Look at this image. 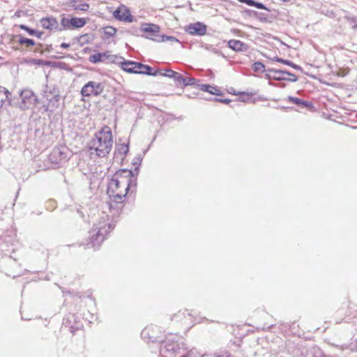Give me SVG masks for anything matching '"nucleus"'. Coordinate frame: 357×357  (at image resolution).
I'll return each mask as SVG.
<instances>
[{"mask_svg":"<svg viewBox=\"0 0 357 357\" xmlns=\"http://www.w3.org/2000/svg\"><path fill=\"white\" fill-rule=\"evenodd\" d=\"M134 181L132 171L121 169L117 171L108 183V206L110 210L119 208L126 200L128 192Z\"/></svg>","mask_w":357,"mask_h":357,"instance_id":"f257e3e1","label":"nucleus"},{"mask_svg":"<svg viewBox=\"0 0 357 357\" xmlns=\"http://www.w3.org/2000/svg\"><path fill=\"white\" fill-rule=\"evenodd\" d=\"M113 145V137L111 128L103 126L91 140L90 149L99 157L106 156L111 151Z\"/></svg>","mask_w":357,"mask_h":357,"instance_id":"f03ea898","label":"nucleus"},{"mask_svg":"<svg viewBox=\"0 0 357 357\" xmlns=\"http://www.w3.org/2000/svg\"><path fill=\"white\" fill-rule=\"evenodd\" d=\"M105 86L103 83L89 81L86 82L81 89L80 93L82 100H85V98L98 97L104 91Z\"/></svg>","mask_w":357,"mask_h":357,"instance_id":"7ed1b4c3","label":"nucleus"},{"mask_svg":"<svg viewBox=\"0 0 357 357\" xmlns=\"http://www.w3.org/2000/svg\"><path fill=\"white\" fill-rule=\"evenodd\" d=\"M87 22V19L84 17H67L62 15L61 18V24L65 30H73L75 29H80L85 26Z\"/></svg>","mask_w":357,"mask_h":357,"instance_id":"20e7f679","label":"nucleus"},{"mask_svg":"<svg viewBox=\"0 0 357 357\" xmlns=\"http://www.w3.org/2000/svg\"><path fill=\"white\" fill-rule=\"evenodd\" d=\"M171 320L181 323L182 325L186 326H190L197 323L195 316L191 312H189L188 310L178 311L177 313L172 315Z\"/></svg>","mask_w":357,"mask_h":357,"instance_id":"39448f33","label":"nucleus"},{"mask_svg":"<svg viewBox=\"0 0 357 357\" xmlns=\"http://www.w3.org/2000/svg\"><path fill=\"white\" fill-rule=\"evenodd\" d=\"M113 17L118 21L131 22L133 20L130 9L125 5H120L114 12Z\"/></svg>","mask_w":357,"mask_h":357,"instance_id":"423d86ee","label":"nucleus"},{"mask_svg":"<svg viewBox=\"0 0 357 357\" xmlns=\"http://www.w3.org/2000/svg\"><path fill=\"white\" fill-rule=\"evenodd\" d=\"M89 60L93 63L103 62L106 60H109L112 63H116L118 60H123V59L117 55L110 54L109 52H105L93 54L89 56Z\"/></svg>","mask_w":357,"mask_h":357,"instance_id":"0eeeda50","label":"nucleus"},{"mask_svg":"<svg viewBox=\"0 0 357 357\" xmlns=\"http://www.w3.org/2000/svg\"><path fill=\"white\" fill-rule=\"evenodd\" d=\"M20 96L22 98V105L24 109L31 108L37 103L36 96L29 89L23 90L20 93Z\"/></svg>","mask_w":357,"mask_h":357,"instance_id":"6e6552de","label":"nucleus"},{"mask_svg":"<svg viewBox=\"0 0 357 357\" xmlns=\"http://www.w3.org/2000/svg\"><path fill=\"white\" fill-rule=\"evenodd\" d=\"M268 73L270 76H271L274 79L276 80L291 79L293 81H296L295 75L288 73L287 71L270 69L268 70Z\"/></svg>","mask_w":357,"mask_h":357,"instance_id":"1a4fd4ad","label":"nucleus"},{"mask_svg":"<svg viewBox=\"0 0 357 357\" xmlns=\"http://www.w3.org/2000/svg\"><path fill=\"white\" fill-rule=\"evenodd\" d=\"M41 26L50 31H56L59 29V22L56 17L50 16L43 17L40 20Z\"/></svg>","mask_w":357,"mask_h":357,"instance_id":"9d476101","label":"nucleus"},{"mask_svg":"<svg viewBox=\"0 0 357 357\" xmlns=\"http://www.w3.org/2000/svg\"><path fill=\"white\" fill-rule=\"evenodd\" d=\"M186 31L192 35L204 36L206 32V26L201 22L192 23L187 26Z\"/></svg>","mask_w":357,"mask_h":357,"instance_id":"9b49d317","label":"nucleus"},{"mask_svg":"<svg viewBox=\"0 0 357 357\" xmlns=\"http://www.w3.org/2000/svg\"><path fill=\"white\" fill-rule=\"evenodd\" d=\"M116 63L120 65V67L124 71L129 73L137 74L139 65L138 62L118 60Z\"/></svg>","mask_w":357,"mask_h":357,"instance_id":"f8f14e48","label":"nucleus"},{"mask_svg":"<svg viewBox=\"0 0 357 357\" xmlns=\"http://www.w3.org/2000/svg\"><path fill=\"white\" fill-rule=\"evenodd\" d=\"M109 227L106 224L99 228H93L91 231V239H93L94 237L96 236L97 238H100L99 241H103L109 232Z\"/></svg>","mask_w":357,"mask_h":357,"instance_id":"ddd939ff","label":"nucleus"},{"mask_svg":"<svg viewBox=\"0 0 357 357\" xmlns=\"http://www.w3.org/2000/svg\"><path fill=\"white\" fill-rule=\"evenodd\" d=\"M6 103L11 105V93L6 88L0 86V108Z\"/></svg>","mask_w":357,"mask_h":357,"instance_id":"4468645a","label":"nucleus"},{"mask_svg":"<svg viewBox=\"0 0 357 357\" xmlns=\"http://www.w3.org/2000/svg\"><path fill=\"white\" fill-rule=\"evenodd\" d=\"M201 90L205 92H208L212 95H215L218 96H221L223 95L222 91L215 86H211L209 84H202L200 87Z\"/></svg>","mask_w":357,"mask_h":357,"instance_id":"2eb2a0df","label":"nucleus"},{"mask_svg":"<svg viewBox=\"0 0 357 357\" xmlns=\"http://www.w3.org/2000/svg\"><path fill=\"white\" fill-rule=\"evenodd\" d=\"M159 26L153 24H144L142 26V31L149 33V36H154L159 32Z\"/></svg>","mask_w":357,"mask_h":357,"instance_id":"dca6fc26","label":"nucleus"},{"mask_svg":"<svg viewBox=\"0 0 357 357\" xmlns=\"http://www.w3.org/2000/svg\"><path fill=\"white\" fill-rule=\"evenodd\" d=\"M137 74H144L153 76L157 75V73H154L152 68H151L149 66L144 65L141 63H139Z\"/></svg>","mask_w":357,"mask_h":357,"instance_id":"f3484780","label":"nucleus"},{"mask_svg":"<svg viewBox=\"0 0 357 357\" xmlns=\"http://www.w3.org/2000/svg\"><path fill=\"white\" fill-rule=\"evenodd\" d=\"M288 100L290 102L294 103L297 105H301V106H303L305 107H311L312 106V102L303 100H301L298 98H296V97L289 96Z\"/></svg>","mask_w":357,"mask_h":357,"instance_id":"a211bd4d","label":"nucleus"},{"mask_svg":"<svg viewBox=\"0 0 357 357\" xmlns=\"http://www.w3.org/2000/svg\"><path fill=\"white\" fill-rule=\"evenodd\" d=\"M116 28L111 26H105L103 28L102 38L103 39H109L111 37L114 36L116 34Z\"/></svg>","mask_w":357,"mask_h":357,"instance_id":"6ab92c4d","label":"nucleus"},{"mask_svg":"<svg viewBox=\"0 0 357 357\" xmlns=\"http://www.w3.org/2000/svg\"><path fill=\"white\" fill-rule=\"evenodd\" d=\"M72 6L77 10L87 11L89 8V4L87 3H78L76 1L72 2Z\"/></svg>","mask_w":357,"mask_h":357,"instance_id":"aec40b11","label":"nucleus"},{"mask_svg":"<svg viewBox=\"0 0 357 357\" xmlns=\"http://www.w3.org/2000/svg\"><path fill=\"white\" fill-rule=\"evenodd\" d=\"M229 47L236 51L242 50L243 47V43L240 40H231L229 41Z\"/></svg>","mask_w":357,"mask_h":357,"instance_id":"412c9836","label":"nucleus"},{"mask_svg":"<svg viewBox=\"0 0 357 357\" xmlns=\"http://www.w3.org/2000/svg\"><path fill=\"white\" fill-rule=\"evenodd\" d=\"M117 153L123 158L129 151V146L127 144H121L117 148Z\"/></svg>","mask_w":357,"mask_h":357,"instance_id":"4be33fe9","label":"nucleus"},{"mask_svg":"<svg viewBox=\"0 0 357 357\" xmlns=\"http://www.w3.org/2000/svg\"><path fill=\"white\" fill-rule=\"evenodd\" d=\"M174 72H175L174 70H171V69L157 70L154 71V73H157V75H161V76H164V77H169V78L172 77Z\"/></svg>","mask_w":357,"mask_h":357,"instance_id":"5701e85b","label":"nucleus"},{"mask_svg":"<svg viewBox=\"0 0 357 357\" xmlns=\"http://www.w3.org/2000/svg\"><path fill=\"white\" fill-rule=\"evenodd\" d=\"M19 43L22 45H24L26 47H30L35 45V42L32 39L26 38L22 36L20 37L18 40Z\"/></svg>","mask_w":357,"mask_h":357,"instance_id":"b1692460","label":"nucleus"},{"mask_svg":"<svg viewBox=\"0 0 357 357\" xmlns=\"http://www.w3.org/2000/svg\"><path fill=\"white\" fill-rule=\"evenodd\" d=\"M100 238H97L96 236L94 237L93 239H91V232L90 231V239H89V242L87 243V245L89 247H91V248H98L100 246V243L102 242V241H99Z\"/></svg>","mask_w":357,"mask_h":357,"instance_id":"393cba45","label":"nucleus"},{"mask_svg":"<svg viewBox=\"0 0 357 357\" xmlns=\"http://www.w3.org/2000/svg\"><path fill=\"white\" fill-rule=\"evenodd\" d=\"M20 28L22 30L26 31L30 35H36L38 38H40L42 35L41 32H36L33 29H30L29 27L26 26V25L21 24L20 25Z\"/></svg>","mask_w":357,"mask_h":357,"instance_id":"a878e982","label":"nucleus"},{"mask_svg":"<svg viewBox=\"0 0 357 357\" xmlns=\"http://www.w3.org/2000/svg\"><path fill=\"white\" fill-rule=\"evenodd\" d=\"M181 84L185 86L195 85L196 79L192 77H183Z\"/></svg>","mask_w":357,"mask_h":357,"instance_id":"bb28decb","label":"nucleus"},{"mask_svg":"<svg viewBox=\"0 0 357 357\" xmlns=\"http://www.w3.org/2000/svg\"><path fill=\"white\" fill-rule=\"evenodd\" d=\"M349 68H340L337 70L336 75L339 77H344L349 73Z\"/></svg>","mask_w":357,"mask_h":357,"instance_id":"cd10ccee","label":"nucleus"},{"mask_svg":"<svg viewBox=\"0 0 357 357\" xmlns=\"http://www.w3.org/2000/svg\"><path fill=\"white\" fill-rule=\"evenodd\" d=\"M172 78L174 79L176 82L181 84L183 76L175 71Z\"/></svg>","mask_w":357,"mask_h":357,"instance_id":"c85d7f7f","label":"nucleus"},{"mask_svg":"<svg viewBox=\"0 0 357 357\" xmlns=\"http://www.w3.org/2000/svg\"><path fill=\"white\" fill-rule=\"evenodd\" d=\"M254 68L255 70H264L265 66L261 62H256L254 63Z\"/></svg>","mask_w":357,"mask_h":357,"instance_id":"c756f323","label":"nucleus"},{"mask_svg":"<svg viewBox=\"0 0 357 357\" xmlns=\"http://www.w3.org/2000/svg\"><path fill=\"white\" fill-rule=\"evenodd\" d=\"M241 2H244L248 6H255V1L253 0H240Z\"/></svg>","mask_w":357,"mask_h":357,"instance_id":"7c9ffc66","label":"nucleus"},{"mask_svg":"<svg viewBox=\"0 0 357 357\" xmlns=\"http://www.w3.org/2000/svg\"><path fill=\"white\" fill-rule=\"evenodd\" d=\"M314 357H325L319 350L314 351Z\"/></svg>","mask_w":357,"mask_h":357,"instance_id":"2f4dec72","label":"nucleus"},{"mask_svg":"<svg viewBox=\"0 0 357 357\" xmlns=\"http://www.w3.org/2000/svg\"><path fill=\"white\" fill-rule=\"evenodd\" d=\"M256 8L259 9H264L265 8L264 6L261 3L255 2V6Z\"/></svg>","mask_w":357,"mask_h":357,"instance_id":"473e14b6","label":"nucleus"},{"mask_svg":"<svg viewBox=\"0 0 357 357\" xmlns=\"http://www.w3.org/2000/svg\"><path fill=\"white\" fill-rule=\"evenodd\" d=\"M218 100L220 102L225 104H229L231 102L229 99H218Z\"/></svg>","mask_w":357,"mask_h":357,"instance_id":"72a5a7b5","label":"nucleus"},{"mask_svg":"<svg viewBox=\"0 0 357 357\" xmlns=\"http://www.w3.org/2000/svg\"><path fill=\"white\" fill-rule=\"evenodd\" d=\"M60 46L61 48L66 49L70 47V44L66 43H62Z\"/></svg>","mask_w":357,"mask_h":357,"instance_id":"f704fd0d","label":"nucleus"},{"mask_svg":"<svg viewBox=\"0 0 357 357\" xmlns=\"http://www.w3.org/2000/svg\"><path fill=\"white\" fill-rule=\"evenodd\" d=\"M277 61L280 63H284V64H289V62L286 60H284L282 59H277Z\"/></svg>","mask_w":357,"mask_h":357,"instance_id":"c9c22d12","label":"nucleus"},{"mask_svg":"<svg viewBox=\"0 0 357 357\" xmlns=\"http://www.w3.org/2000/svg\"><path fill=\"white\" fill-rule=\"evenodd\" d=\"M214 357H231L229 355H227V354H223L221 355L215 356Z\"/></svg>","mask_w":357,"mask_h":357,"instance_id":"e433bc0d","label":"nucleus"},{"mask_svg":"<svg viewBox=\"0 0 357 357\" xmlns=\"http://www.w3.org/2000/svg\"><path fill=\"white\" fill-rule=\"evenodd\" d=\"M56 153H57V151H54V152H53V153H52V155H51V157H52V156H53V155H54V154H56ZM58 153H59V154H61V152H58Z\"/></svg>","mask_w":357,"mask_h":357,"instance_id":"4c0bfd02","label":"nucleus"},{"mask_svg":"<svg viewBox=\"0 0 357 357\" xmlns=\"http://www.w3.org/2000/svg\"><path fill=\"white\" fill-rule=\"evenodd\" d=\"M281 1H283V2H288V1H289L290 0H281Z\"/></svg>","mask_w":357,"mask_h":357,"instance_id":"58836bf2","label":"nucleus"}]
</instances>
